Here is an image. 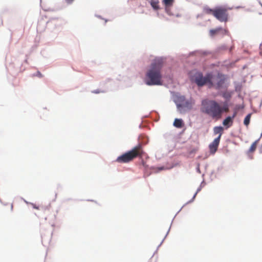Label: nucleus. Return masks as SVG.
I'll use <instances>...</instances> for the list:
<instances>
[{"label": "nucleus", "instance_id": "obj_12", "mask_svg": "<svg viewBox=\"0 0 262 262\" xmlns=\"http://www.w3.org/2000/svg\"><path fill=\"white\" fill-rule=\"evenodd\" d=\"M232 92L229 91H225L223 93L222 96L226 99L229 100L231 97Z\"/></svg>", "mask_w": 262, "mask_h": 262}, {"label": "nucleus", "instance_id": "obj_15", "mask_svg": "<svg viewBox=\"0 0 262 262\" xmlns=\"http://www.w3.org/2000/svg\"><path fill=\"white\" fill-rule=\"evenodd\" d=\"M256 146H257V142L256 141L253 142L252 145H251L249 149V152H253V151H254L256 148Z\"/></svg>", "mask_w": 262, "mask_h": 262}, {"label": "nucleus", "instance_id": "obj_10", "mask_svg": "<svg viewBox=\"0 0 262 262\" xmlns=\"http://www.w3.org/2000/svg\"><path fill=\"white\" fill-rule=\"evenodd\" d=\"M150 4L154 10H158L160 9L159 0H150Z\"/></svg>", "mask_w": 262, "mask_h": 262}, {"label": "nucleus", "instance_id": "obj_5", "mask_svg": "<svg viewBox=\"0 0 262 262\" xmlns=\"http://www.w3.org/2000/svg\"><path fill=\"white\" fill-rule=\"evenodd\" d=\"M214 16L221 22H226L228 19L227 9L225 8L220 7L215 9Z\"/></svg>", "mask_w": 262, "mask_h": 262}, {"label": "nucleus", "instance_id": "obj_7", "mask_svg": "<svg viewBox=\"0 0 262 262\" xmlns=\"http://www.w3.org/2000/svg\"><path fill=\"white\" fill-rule=\"evenodd\" d=\"M220 141V139H219V138H216L210 144L209 147L211 153L214 154L216 152L219 145Z\"/></svg>", "mask_w": 262, "mask_h": 262}, {"label": "nucleus", "instance_id": "obj_11", "mask_svg": "<svg viewBox=\"0 0 262 262\" xmlns=\"http://www.w3.org/2000/svg\"><path fill=\"white\" fill-rule=\"evenodd\" d=\"M173 125L177 128H181L183 125V121L181 119H175Z\"/></svg>", "mask_w": 262, "mask_h": 262}, {"label": "nucleus", "instance_id": "obj_1", "mask_svg": "<svg viewBox=\"0 0 262 262\" xmlns=\"http://www.w3.org/2000/svg\"><path fill=\"white\" fill-rule=\"evenodd\" d=\"M201 111L212 118L218 120L222 117L223 113L228 112L229 108L227 102L221 105L215 100L205 99L202 101Z\"/></svg>", "mask_w": 262, "mask_h": 262}, {"label": "nucleus", "instance_id": "obj_4", "mask_svg": "<svg viewBox=\"0 0 262 262\" xmlns=\"http://www.w3.org/2000/svg\"><path fill=\"white\" fill-rule=\"evenodd\" d=\"M211 76L210 74L207 75L205 77H203L200 72H196L192 76V79L199 86H203L205 84L209 83L212 84L211 82Z\"/></svg>", "mask_w": 262, "mask_h": 262}, {"label": "nucleus", "instance_id": "obj_14", "mask_svg": "<svg viewBox=\"0 0 262 262\" xmlns=\"http://www.w3.org/2000/svg\"><path fill=\"white\" fill-rule=\"evenodd\" d=\"M204 11L205 13L208 14H212L214 16V12L215 11V9H211L209 8H205Z\"/></svg>", "mask_w": 262, "mask_h": 262}, {"label": "nucleus", "instance_id": "obj_13", "mask_svg": "<svg viewBox=\"0 0 262 262\" xmlns=\"http://www.w3.org/2000/svg\"><path fill=\"white\" fill-rule=\"evenodd\" d=\"M251 114H248L245 118L244 123L246 126H248L250 123Z\"/></svg>", "mask_w": 262, "mask_h": 262}, {"label": "nucleus", "instance_id": "obj_8", "mask_svg": "<svg viewBox=\"0 0 262 262\" xmlns=\"http://www.w3.org/2000/svg\"><path fill=\"white\" fill-rule=\"evenodd\" d=\"M235 114H234L232 117H227L224 120L223 122V124L226 127V128H228L232 125L233 124V119L234 118Z\"/></svg>", "mask_w": 262, "mask_h": 262}, {"label": "nucleus", "instance_id": "obj_3", "mask_svg": "<svg viewBox=\"0 0 262 262\" xmlns=\"http://www.w3.org/2000/svg\"><path fill=\"white\" fill-rule=\"evenodd\" d=\"M144 152L141 144H139L131 150L119 156L116 161L120 163H128L136 158H142Z\"/></svg>", "mask_w": 262, "mask_h": 262}, {"label": "nucleus", "instance_id": "obj_2", "mask_svg": "<svg viewBox=\"0 0 262 262\" xmlns=\"http://www.w3.org/2000/svg\"><path fill=\"white\" fill-rule=\"evenodd\" d=\"M163 61L161 58L155 59L151 64L149 69L147 71L145 78V83L148 85H161V69Z\"/></svg>", "mask_w": 262, "mask_h": 262}, {"label": "nucleus", "instance_id": "obj_20", "mask_svg": "<svg viewBox=\"0 0 262 262\" xmlns=\"http://www.w3.org/2000/svg\"><path fill=\"white\" fill-rule=\"evenodd\" d=\"M181 105L185 106V104H184V103H182L181 104Z\"/></svg>", "mask_w": 262, "mask_h": 262}, {"label": "nucleus", "instance_id": "obj_19", "mask_svg": "<svg viewBox=\"0 0 262 262\" xmlns=\"http://www.w3.org/2000/svg\"><path fill=\"white\" fill-rule=\"evenodd\" d=\"M32 205L34 208L36 209H39V207H37L35 204H32Z\"/></svg>", "mask_w": 262, "mask_h": 262}, {"label": "nucleus", "instance_id": "obj_17", "mask_svg": "<svg viewBox=\"0 0 262 262\" xmlns=\"http://www.w3.org/2000/svg\"><path fill=\"white\" fill-rule=\"evenodd\" d=\"M224 80L223 79H221L218 82H217V88H220V87L222 86V84L224 83Z\"/></svg>", "mask_w": 262, "mask_h": 262}, {"label": "nucleus", "instance_id": "obj_21", "mask_svg": "<svg viewBox=\"0 0 262 262\" xmlns=\"http://www.w3.org/2000/svg\"><path fill=\"white\" fill-rule=\"evenodd\" d=\"M180 98H181V99H184V97H181Z\"/></svg>", "mask_w": 262, "mask_h": 262}, {"label": "nucleus", "instance_id": "obj_6", "mask_svg": "<svg viewBox=\"0 0 262 262\" xmlns=\"http://www.w3.org/2000/svg\"><path fill=\"white\" fill-rule=\"evenodd\" d=\"M228 33V31L221 27L217 28L214 29H211L209 31V35L211 37H214L215 36L221 34L225 35Z\"/></svg>", "mask_w": 262, "mask_h": 262}, {"label": "nucleus", "instance_id": "obj_16", "mask_svg": "<svg viewBox=\"0 0 262 262\" xmlns=\"http://www.w3.org/2000/svg\"><path fill=\"white\" fill-rule=\"evenodd\" d=\"M174 0H163V2L165 6H171L172 5Z\"/></svg>", "mask_w": 262, "mask_h": 262}, {"label": "nucleus", "instance_id": "obj_18", "mask_svg": "<svg viewBox=\"0 0 262 262\" xmlns=\"http://www.w3.org/2000/svg\"><path fill=\"white\" fill-rule=\"evenodd\" d=\"M75 0H65L66 3L68 5L72 4Z\"/></svg>", "mask_w": 262, "mask_h": 262}, {"label": "nucleus", "instance_id": "obj_9", "mask_svg": "<svg viewBox=\"0 0 262 262\" xmlns=\"http://www.w3.org/2000/svg\"><path fill=\"white\" fill-rule=\"evenodd\" d=\"M224 132V128L222 126H215L213 128V133L215 135L219 134V136L217 138H219L221 139L222 135Z\"/></svg>", "mask_w": 262, "mask_h": 262}]
</instances>
